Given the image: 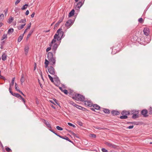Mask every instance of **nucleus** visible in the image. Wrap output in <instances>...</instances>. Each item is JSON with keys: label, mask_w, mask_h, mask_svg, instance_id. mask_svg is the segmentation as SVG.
I'll list each match as a JSON object with an SVG mask.
<instances>
[{"label": "nucleus", "mask_w": 152, "mask_h": 152, "mask_svg": "<svg viewBox=\"0 0 152 152\" xmlns=\"http://www.w3.org/2000/svg\"><path fill=\"white\" fill-rule=\"evenodd\" d=\"M47 58L48 59V61H49V64L50 65L54 66L55 64L56 57L53 56V54L52 52L48 53Z\"/></svg>", "instance_id": "nucleus-1"}, {"label": "nucleus", "mask_w": 152, "mask_h": 152, "mask_svg": "<svg viewBox=\"0 0 152 152\" xmlns=\"http://www.w3.org/2000/svg\"><path fill=\"white\" fill-rule=\"evenodd\" d=\"M62 30L61 28H59L57 31L56 33L54 36L56 37V39L59 43L61 42V39L64 37V32Z\"/></svg>", "instance_id": "nucleus-2"}, {"label": "nucleus", "mask_w": 152, "mask_h": 152, "mask_svg": "<svg viewBox=\"0 0 152 152\" xmlns=\"http://www.w3.org/2000/svg\"><path fill=\"white\" fill-rule=\"evenodd\" d=\"M72 98L73 99L77 101L83 102L84 101L85 98L84 96L80 94H76L74 96H73Z\"/></svg>", "instance_id": "nucleus-3"}, {"label": "nucleus", "mask_w": 152, "mask_h": 152, "mask_svg": "<svg viewBox=\"0 0 152 152\" xmlns=\"http://www.w3.org/2000/svg\"><path fill=\"white\" fill-rule=\"evenodd\" d=\"M74 20L70 19L66 22L65 26L67 28H69L74 23Z\"/></svg>", "instance_id": "nucleus-4"}, {"label": "nucleus", "mask_w": 152, "mask_h": 152, "mask_svg": "<svg viewBox=\"0 0 152 152\" xmlns=\"http://www.w3.org/2000/svg\"><path fill=\"white\" fill-rule=\"evenodd\" d=\"M105 144L107 145L109 147L111 148L114 149L117 148L118 146L115 145L109 142H105Z\"/></svg>", "instance_id": "nucleus-5"}, {"label": "nucleus", "mask_w": 152, "mask_h": 152, "mask_svg": "<svg viewBox=\"0 0 152 152\" xmlns=\"http://www.w3.org/2000/svg\"><path fill=\"white\" fill-rule=\"evenodd\" d=\"M48 69L49 73L52 75H54L55 74V69L52 66H49Z\"/></svg>", "instance_id": "nucleus-6"}, {"label": "nucleus", "mask_w": 152, "mask_h": 152, "mask_svg": "<svg viewBox=\"0 0 152 152\" xmlns=\"http://www.w3.org/2000/svg\"><path fill=\"white\" fill-rule=\"evenodd\" d=\"M148 111L146 109H143L141 111V114L144 117H147L148 116Z\"/></svg>", "instance_id": "nucleus-7"}, {"label": "nucleus", "mask_w": 152, "mask_h": 152, "mask_svg": "<svg viewBox=\"0 0 152 152\" xmlns=\"http://www.w3.org/2000/svg\"><path fill=\"white\" fill-rule=\"evenodd\" d=\"M58 45L57 43H55L53 44L52 47V49L54 54H55L56 53V50L58 48Z\"/></svg>", "instance_id": "nucleus-8"}, {"label": "nucleus", "mask_w": 152, "mask_h": 152, "mask_svg": "<svg viewBox=\"0 0 152 152\" xmlns=\"http://www.w3.org/2000/svg\"><path fill=\"white\" fill-rule=\"evenodd\" d=\"M64 15L61 18L58 22L55 24L54 26V27H56L58 26L60 23L62 22L63 19H64Z\"/></svg>", "instance_id": "nucleus-9"}, {"label": "nucleus", "mask_w": 152, "mask_h": 152, "mask_svg": "<svg viewBox=\"0 0 152 152\" xmlns=\"http://www.w3.org/2000/svg\"><path fill=\"white\" fill-rule=\"evenodd\" d=\"M84 101V104L87 106L89 107H92L93 104L91 101Z\"/></svg>", "instance_id": "nucleus-10"}, {"label": "nucleus", "mask_w": 152, "mask_h": 152, "mask_svg": "<svg viewBox=\"0 0 152 152\" xmlns=\"http://www.w3.org/2000/svg\"><path fill=\"white\" fill-rule=\"evenodd\" d=\"M143 32L144 34L146 36H148L149 34V28L146 27L143 30Z\"/></svg>", "instance_id": "nucleus-11"}, {"label": "nucleus", "mask_w": 152, "mask_h": 152, "mask_svg": "<svg viewBox=\"0 0 152 152\" xmlns=\"http://www.w3.org/2000/svg\"><path fill=\"white\" fill-rule=\"evenodd\" d=\"M42 121L48 127L50 128H51V126L50 125L49 123V122L48 121H46L45 120L42 119Z\"/></svg>", "instance_id": "nucleus-12"}, {"label": "nucleus", "mask_w": 152, "mask_h": 152, "mask_svg": "<svg viewBox=\"0 0 152 152\" xmlns=\"http://www.w3.org/2000/svg\"><path fill=\"white\" fill-rule=\"evenodd\" d=\"M121 114L122 115H125L127 116L130 114V113L129 111H126V110H124L121 113Z\"/></svg>", "instance_id": "nucleus-13"}, {"label": "nucleus", "mask_w": 152, "mask_h": 152, "mask_svg": "<svg viewBox=\"0 0 152 152\" xmlns=\"http://www.w3.org/2000/svg\"><path fill=\"white\" fill-rule=\"evenodd\" d=\"M111 113L113 116L118 115L120 114L119 111L116 110H112L111 112Z\"/></svg>", "instance_id": "nucleus-14"}, {"label": "nucleus", "mask_w": 152, "mask_h": 152, "mask_svg": "<svg viewBox=\"0 0 152 152\" xmlns=\"http://www.w3.org/2000/svg\"><path fill=\"white\" fill-rule=\"evenodd\" d=\"M60 137L63 139H64L66 140L69 141V142L72 143L73 144V143L72 141L71 140H70L69 138L66 137V136H60Z\"/></svg>", "instance_id": "nucleus-15"}, {"label": "nucleus", "mask_w": 152, "mask_h": 152, "mask_svg": "<svg viewBox=\"0 0 152 152\" xmlns=\"http://www.w3.org/2000/svg\"><path fill=\"white\" fill-rule=\"evenodd\" d=\"M135 114H134L132 117V118L133 119H135L139 117V115L138 114L139 113V111H137L136 112Z\"/></svg>", "instance_id": "nucleus-16"}, {"label": "nucleus", "mask_w": 152, "mask_h": 152, "mask_svg": "<svg viewBox=\"0 0 152 152\" xmlns=\"http://www.w3.org/2000/svg\"><path fill=\"white\" fill-rule=\"evenodd\" d=\"M83 2H82V1H80L77 4L76 7L78 9H80L81 7L83 5Z\"/></svg>", "instance_id": "nucleus-17"}, {"label": "nucleus", "mask_w": 152, "mask_h": 152, "mask_svg": "<svg viewBox=\"0 0 152 152\" xmlns=\"http://www.w3.org/2000/svg\"><path fill=\"white\" fill-rule=\"evenodd\" d=\"M56 37L54 36L53 39L51 43H50L49 45L50 46V47H51L52 46L53 43H55L56 42Z\"/></svg>", "instance_id": "nucleus-18"}, {"label": "nucleus", "mask_w": 152, "mask_h": 152, "mask_svg": "<svg viewBox=\"0 0 152 152\" xmlns=\"http://www.w3.org/2000/svg\"><path fill=\"white\" fill-rule=\"evenodd\" d=\"M95 109L97 110H99L100 108V107L98 105L96 104H95L93 105L92 106Z\"/></svg>", "instance_id": "nucleus-19"}, {"label": "nucleus", "mask_w": 152, "mask_h": 152, "mask_svg": "<svg viewBox=\"0 0 152 152\" xmlns=\"http://www.w3.org/2000/svg\"><path fill=\"white\" fill-rule=\"evenodd\" d=\"M34 28L33 29H31V31H30V32L28 33V34L27 37H26V40H28V39L29 38L30 36H31V35L32 34V33L34 32Z\"/></svg>", "instance_id": "nucleus-20"}, {"label": "nucleus", "mask_w": 152, "mask_h": 152, "mask_svg": "<svg viewBox=\"0 0 152 152\" xmlns=\"http://www.w3.org/2000/svg\"><path fill=\"white\" fill-rule=\"evenodd\" d=\"M75 10L74 9H72V10L70 12L69 15V17H70L72 16H73L75 13Z\"/></svg>", "instance_id": "nucleus-21"}, {"label": "nucleus", "mask_w": 152, "mask_h": 152, "mask_svg": "<svg viewBox=\"0 0 152 152\" xmlns=\"http://www.w3.org/2000/svg\"><path fill=\"white\" fill-rule=\"evenodd\" d=\"M7 56L5 53H4L1 56V59L3 61H5L6 59Z\"/></svg>", "instance_id": "nucleus-22"}, {"label": "nucleus", "mask_w": 152, "mask_h": 152, "mask_svg": "<svg viewBox=\"0 0 152 152\" xmlns=\"http://www.w3.org/2000/svg\"><path fill=\"white\" fill-rule=\"evenodd\" d=\"M103 111L105 113L109 114L110 113V110L107 109L103 108Z\"/></svg>", "instance_id": "nucleus-23"}, {"label": "nucleus", "mask_w": 152, "mask_h": 152, "mask_svg": "<svg viewBox=\"0 0 152 152\" xmlns=\"http://www.w3.org/2000/svg\"><path fill=\"white\" fill-rule=\"evenodd\" d=\"M29 48L28 46L24 48L25 54L26 55H27L28 53Z\"/></svg>", "instance_id": "nucleus-24"}, {"label": "nucleus", "mask_w": 152, "mask_h": 152, "mask_svg": "<svg viewBox=\"0 0 152 152\" xmlns=\"http://www.w3.org/2000/svg\"><path fill=\"white\" fill-rule=\"evenodd\" d=\"M25 80V77L23 74H22L21 77L20 79V82L21 84H22L24 82Z\"/></svg>", "instance_id": "nucleus-25"}, {"label": "nucleus", "mask_w": 152, "mask_h": 152, "mask_svg": "<svg viewBox=\"0 0 152 152\" xmlns=\"http://www.w3.org/2000/svg\"><path fill=\"white\" fill-rule=\"evenodd\" d=\"M23 37V34H21L18 37V42H20L22 39Z\"/></svg>", "instance_id": "nucleus-26"}, {"label": "nucleus", "mask_w": 152, "mask_h": 152, "mask_svg": "<svg viewBox=\"0 0 152 152\" xmlns=\"http://www.w3.org/2000/svg\"><path fill=\"white\" fill-rule=\"evenodd\" d=\"M49 64V61H48V60L47 59H45V68H47L48 66V65Z\"/></svg>", "instance_id": "nucleus-27"}, {"label": "nucleus", "mask_w": 152, "mask_h": 152, "mask_svg": "<svg viewBox=\"0 0 152 152\" xmlns=\"http://www.w3.org/2000/svg\"><path fill=\"white\" fill-rule=\"evenodd\" d=\"M74 91L71 89L69 90V92L68 94L69 95L74 96V94H73Z\"/></svg>", "instance_id": "nucleus-28"}, {"label": "nucleus", "mask_w": 152, "mask_h": 152, "mask_svg": "<svg viewBox=\"0 0 152 152\" xmlns=\"http://www.w3.org/2000/svg\"><path fill=\"white\" fill-rule=\"evenodd\" d=\"M28 6V4H26L24 5L23 7L21 8V9L22 10H25L27 7V6Z\"/></svg>", "instance_id": "nucleus-29"}, {"label": "nucleus", "mask_w": 152, "mask_h": 152, "mask_svg": "<svg viewBox=\"0 0 152 152\" xmlns=\"http://www.w3.org/2000/svg\"><path fill=\"white\" fill-rule=\"evenodd\" d=\"M49 130H50L51 132H52L55 135H57V136L59 137H60V136H61L60 135L58 134L57 133H56L55 131H54L53 130L50 129H49Z\"/></svg>", "instance_id": "nucleus-30"}, {"label": "nucleus", "mask_w": 152, "mask_h": 152, "mask_svg": "<svg viewBox=\"0 0 152 152\" xmlns=\"http://www.w3.org/2000/svg\"><path fill=\"white\" fill-rule=\"evenodd\" d=\"M128 118V116L127 115H123L120 117V118L121 119H126Z\"/></svg>", "instance_id": "nucleus-31"}, {"label": "nucleus", "mask_w": 152, "mask_h": 152, "mask_svg": "<svg viewBox=\"0 0 152 152\" xmlns=\"http://www.w3.org/2000/svg\"><path fill=\"white\" fill-rule=\"evenodd\" d=\"M26 23H24V24L22 25L21 26L18 27V29L19 30H21V29H23L24 28V26L26 25Z\"/></svg>", "instance_id": "nucleus-32"}, {"label": "nucleus", "mask_w": 152, "mask_h": 152, "mask_svg": "<svg viewBox=\"0 0 152 152\" xmlns=\"http://www.w3.org/2000/svg\"><path fill=\"white\" fill-rule=\"evenodd\" d=\"M26 18H24L23 19H21L19 22V23H26Z\"/></svg>", "instance_id": "nucleus-33"}, {"label": "nucleus", "mask_w": 152, "mask_h": 152, "mask_svg": "<svg viewBox=\"0 0 152 152\" xmlns=\"http://www.w3.org/2000/svg\"><path fill=\"white\" fill-rule=\"evenodd\" d=\"M14 18L13 17H10V18L8 19V23H10L13 20Z\"/></svg>", "instance_id": "nucleus-34"}, {"label": "nucleus", "mask_w": 152, "mask_h": 152, "mask_svg": "<svg viewBox=\"0 0 152 152\" xmlns=\"http://www.w3.org/2000/svg\"><path fill=\"white\" fill-rule=\"evenodd\" d=\"M7 35L5 34H4L3 35V36L1 38V40H2L4 39H6L7 38Z\"/></svg>", "instance_id": "nucleus-35"}, {"label": "nucleus", "mask_w": 152, "mask_h": 152, "mask_svg": "<svg viewBox=\"0 0 152 152\" xmlns=\"http://www.w3.org/2000/svg\"><path fill=\"white\" fill-rule=\"evenodd\" d=\"M67 131L70 133H71L72 135H73L74 136H75L76 137H77L76 135V134L74 132L72 131L71 130H67Z\"/></svg>", "instance_id": "nucleus-36"}, {"label": "nucleus", "mask_w": 152, "mask_h": 152, "mask_svg": "<svg viewBox=\"0 0 152 152\" xmlns=\"http://www.w3.org/2000/svg\"><path fill=\"white\" fill-rule=\"evenodd\" d=\"M148 113L150 115L152 114V107H150L148 109Z\"/></svg>", "instance_id": "nucleus-37"}, {"label": "nucleus", "mask_w": 152, "mask_h": 152, "mask_svg": "<svg viewBox=\"0 0 152 152\" xmlns=\"http://www.w3.org/2000/svg\"><path fill=\"white\" fill-rule=\"evenodd\" d=\"M13 31H14V29L13 28H10L8 30L7 33L8 34H10V33H12L13 32Z\"/></svg>", "instance_id": "nucleus-38"}, {"label": "nucleus", "mask_w": 152, "mask_h": 152, "mask_svg": "<svg viewBox=\"0 0 152 152\" xmlns=\"http://www.w3.org/2000/svg\"><path fill=\"white\" fill-rule=\"evenodd\" d=\"M5 150L7 152H12L11 149L9 147H7L5 148Z\"/></svg>", "instance_id": "nucleus-39"}, {"label": "nucleus", "mask_w": 152, "mask_h": 152, "mask_svg": "<svg viewBox=\"0 0 152 152\" xmlns=\"http://www.w3.org/2000/svg\"><path fill=\"white\" fill-rule=\"evenodd\" d=\"M48 76L50 79V80L51 82H53V77H52L50 75H48Z\"/></svg>", "instance_id": "nucleus-40"}, {"label": "nucleus", "mask_w": 152, "mask_h": 152, "mask_svg": "<svg viewBox=\"0 0 152 152\" xmlns=\"http://www.w3.org/2000/svg\"><path fill=\"white\" fill-rule=\"evenodd\" d=\"M15 79V77H13L12 79L11 83V86H12L14 84V81Z\"/></svg>", "instance_id": "nucleus-41"}, {"label": "nucleus", "mask_w": 152, "mask_h": 152, "mask_svg": "<svg viewBox=\"0 0 152 152\" xmlns=\"http://www.w3.org/2000/svg\"><path fill=\"white\" fill-rule=\"evenodd\" d=\"M138 21L140 23H143V20L142 18H140L138 19Z\"/></svg>", "instance_id": "nucleus-42"}, {"label": "nucleus", "mask_w": 152, "mask_h": 152, "mask_svg": "<svg viewBox=\"0 0 152 152\" xmlns=\"http://www.w3.org/2000/svg\"><path fill=\"white\" fill-rule=\"evenodd\" d=\"M56 128L57 130H60V131H62L63 130V129L62 128L60 127L59 126H56Z\"/></svg>", "instance_id": "nucleus-43"}, {"label": "nucleus", "mask_w": 152, "mask_h": 152, "mask_svg": "<svg viewBox=\"0 0 152 152\" xmlns=\"http://www.w3.org/2000/svg\"><path fill=\"white\" fill-rule=\"evenodd\" d=\"M4 18V15L3 14H1L0 15V21L2 20Z\"/></svg>", "instance_id": "nucleus-44"}, {"label": "nucleus", "mask_w": 152, "mask_h": 152, "mask_svg": "<svg viewBox=\"0 0 152 152\" xmlns=\"http://www.w3.org/2000/svg\"><path fill=\"white\" fill-rule=\"evenodd\" d=\"M137 111H139L138 110H132L130 112L132 113V114L134 115V114H135V113H136V112Z\"/></svg>", "instance_id": "nucleus-45"}, {"label": "nucleus", "mask_w": 152, "mask_h": 152, "mask_svg": "<svg viewBox=\"0 0 152 152\" xmlns=\"http://www.w3.org/2000/svg\"><path fill=\"white\" fill-rule=\"evenodd\" d=\"M62 92H63L66 95L68 93V91L66 89H64L62 91Z\"/></svg>", "instance_id": "nucleus-46"}, {"label": "nucleus", "mask_w": 152, "mask_h": 152, "mask_svg": "<svg viewBox=\"0 0 152 152\" xmlns=\"http://www.w3.org/2000/svg\"><path fill=\"white\" fill-rule=\"evenodd\" d=\"M77 123L80 126H82L83 123L80 121H78L77 122Z\"/></svg>", "instance_id": "nucleus-47"}, {"label": "nucleus", "mask_w": 152, "mask_h": 152, "mask_svg": "<svg viewBox=\"0 0 152 152\" xmlns=\"http://www.w3.org/2000/svg\"><path fill=\"white\" fill-rule=\"evenodd\" d=\"M68 124L69 126H72L74 128H75L76 127L75 126V125H73V124H72L71 123H68Z\"/></svg>", "instance_id": "nucleus-48"}, {"label": "nucleus", "mask_w": 152, "mask_h": 152, "mask_svg": "<svg viewBox=\"0 0 152 152\" xmlns=\"http://www.w3.org/2000/svg\"><path fill=\"white\" fill-rule=\"evenodd\" d=\"M31 25V23H29L27 26L26 28L27 29H29L30 28Z\"/></svg>", "instance_id": "nucleus-49"}, {"label": "nucleus", "mask_w": 152, "mask_h": 152, "mask_svg": "<svg viewBox=\"0 0 152 152\" xmlns=\"http://www.w3.org/2000/svg\"><path fill=\"white\" fill-rule=\"evenodd\" d=\"M102 151L103 152H108V151L105 148H102Z\"/></svg>", "instance_id": "nucleus-50"}, {"label": "nucleus", "mask_w": 152, "mask_h": 152, "mask_svg": "<svg viewBox=\"0 0 152 152\" xmlns=\"http://www.w3.org/2000/svg\"><path fill=\"white\" fill-rule=\"evenodd\" d=\"M20 98L22 100L24 104H25L26 101L24 98H23L22 96H21Z\"/></svg>", "instance_id": "nucleus-51"}, {"label": "nucleus", "mask_w": 152, "mask_h": 152, "mask_svg": "<svg viewBox=\"0 0 152 152\" xmlns=\"http://www.w3.org/2000/svg\"><path fill=\"white\" fill-rule=\"evenodd\" d=\"M21 96L19 94H18V93H17L16 94V96L15 97H17V98H20V97Z\"/></svg>", "instance_id": "nucleus-52"}, {"label": "nucleus", "mask_w": 152, "mask_h": 152, "mask_svg": "<svg viewBox=\"0 0 152 152\" xmlns=\"http://www.w3.org/2000/svg\"><path fill=\"white\" fill-rule=\"evenodd\" d=\"M51 47H48L46 49V51L47 52H48L49 51L51 50Z\"/></svg>", "instance_id": "nucleus-53"}, {"label": "nucleus", "mask_w": 152, "mask_h": 152, "mask_svg": "<svg viewBox=\"0 0 152 152\" xmlns=\"http://www.w3.org/2000/svg\"><path fill=\"white\" fill-rule=\"evenodd\" d=\"M20 1V0H17L15 3V5H17L18 3H19Z\"/></svg>", "instance_id": "nucleus-54"}, {"label": "nucleus", "mask_w": 152, "mask_h": 152, "mask_svg": "<svg viewBox=\"0 0 152 152\" xmlns=\"http://www.w3.org/2000/svg\"><path fill=\"white\" fill-rule=\"evenodd\" d=\"M134 127L133 125H131L130 126H129L128 127H127V129H132Z\"/></svg>", "instance_id": "nucleus-55"}, {"label": "nucleus", "mask_w": 152, "mask_h": 152, "mask_svg": "<svg viewBox=\"0 0 152 152\" xmlns=\"http://www.w3.org/2000/svg\"><path fill=\"white\" fill-rule=\"evenodd\" d=\"M134 40H137L138 39V37L137 36H134L133 37Z\"/></svg>", "instance_id": "nucleus-56"}, {"label": "nucleus", "mask_w": 152, "mask_h": 152, "mask_svg": "<svg viewBox=\"0 0 152 152\" xmlns=\"http://www.w3.org/2000/svg\"><path fill=\"white\" fill-rule=\"evenodd\" d=\"M91 137H93V138H95L96 137V135L95 134H91Z\"/></svg>", "instance_id": "nucleus-57"}, {"label": "nucleus", "mask_w": 152, "mask_h": 152, "mask_svg": "<svg viewBox=\"0 0 152 152\" xmlns=\"http://www.w3.org/2000/svg\"><path fill=\"white\" fill-rule=\"evenodd\" d=\"M35 13L34 12H33L32 14L31 15V17L32 18H33L34 16Z\"/></svg>", "instance_id": "nucleus-58"}, {"label": "nucleus", "mask_w": 152, "mask_h": 152, "mask_svg": "<svg viewBox=\"0 0 152 152\" xmlns=\"http://www.w3.org/2000/svg\"><path fill=\"white\" fill-rule=\"evenodd\" d=\"M0 78L4 80L5 79V77L1 75V76H0Z\"/></svg>", "instance_id": "nucleus-59"}, {"label": "nucleus", "mask_w": 152, "mask_h": 152, "mask_svg": "<svg viewBox=\"0 0 152 152\" xmlns=\"http://www.w3.org/2000/svg\"><path fill=\"white\" fill-rule=\"evenodd\" d=\"M29 13V11L28 10H27L25 13V14L26 15H28Z\"/></svg>", "instance_id": "nucleus-60"}, {"label": "nucleus", "mask_w": 152, "mask_h": 152, "mask_svg": "<svg viewBox=\"0 0 152 152\" xmlns=\"http://www.w3.org/2000/svg\"><path fill=\"white\" fill-rule=\"evenodd\" d=\"M19 92L21 94L24 96H25V95L22 92L20 91H19Z\"/></svg>", "instance_id": "nucleus-61"}, {"label": "nucleus", "mask_w": 152, "mask_h": 152, "mask_svg": "<svg viewBox=\"0 0 152 152\" xmlns=\"http://www.w3.org/2000/svg\"><path fill=\"white\" fill-rule=\"evenodd\" d=\"M96 128L97 129H100V130H101V129H104L103 128H100L99 127H96Z\"/></svg>", "instance_id": "nucleus-62"}, {"label": "nucleus", "mask_w": 152, "mask_h": 152, "mask_svg": "<svg viewBox=\"0 0 152 152\" xmlns=\"http://www.w3.org/2000/svg\"><path fill=\"white\" fill-rule=\"evenodd\" d=\"M40 75H41V77L42 79L43 80H44V79H43V76H42V72L41 71V72H40Z\"/></svg>", "instance_id": "nucleus-63"}, {"label": "nucleus", "mask_w": 152, "mask_h": 152, "mask_svg": "<svg viewBox=\"0 0 152 152\" xmlns=\"http://www.w3.org/2000/svg\"><path fill=\"white\" fill-rule=\"evenodd\" d=\"M77 108L80 109V110H81V109L82 108V107L78 105V106H77Z\"/></svg>", "instance_id": "nucleus-64"}]
</instances>
